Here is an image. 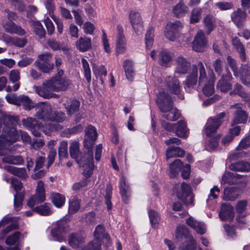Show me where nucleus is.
Masks as SVG:
<instances>
[{"mask_svg":"<svg viewBox=\"0 0 250 250\" xmlns=\"http://www.w3.org/2000/svg\"><path fill=\"white\" fill-rule=\"evenodd\" d=\"M156 102L160 110L165 113L161 119L162 125L164 129L170 131L172 129L171 113H167L172 109L171 97L167 93L163 92L158 95Z\"/></svg>","mask_w":250,"mask_h":250,"instance_id":"f257e3e1","label":"nucleus"},{"mask_svg":"<svg viewBox=\"0 0 250 250\" xmlns=\"http://www.w3.org/2000/svg\"><path fill=\"white\" fill-rule=\"evenodd\" d=\"M19 119L16 116L7 115L5 127L2 129V134L0 136V148H3L7 143H13L16 142L19 138L18 131L10 127L11 125L17 124Z\"/></svg>","mask_w":250,"mask_h":250,"instance_id":"f03ea898","label":"nucleus"},{"mask_svg":"<svg viewBox=\"0 0 250 250\" xmlns=\"http://www.w3.org/2000/svg\"><path fill=\"white\" fill-rule=\"evenodd\" d=\"M199 73V84L201 85L207 81L206 71L203 63L200 62L196 65L192 66V71L188 76L185 82V84L187 87H192L197 82L198 73Z\"/></svg>","mask_w":250,"mask_h":250,"instance_id":"7ed1b4c3","label":"nucleus"},{"mask_svg":"<svg viewBox=\"0 0 250 250\" xmlns=\"http://www.w3.org/2000/svg\"><path fill=\"white\" fill-rule=\"evenodd\" d=\"M225 114L221 112L214 117L209 118L205 126L204 132L208 137L211 136L219 128L224 121Z\"/></svg>","mask_w":250,"mask_h":250,"instance_id":"20e7f679","label":"nucleus"},{"mask_svg":"<svg viewBox=\"0 0 250 250\" xmlns=\"http://www.w3.org/2000/svg\"><path fill=\"white\" fill-rule=\"evenodd\" d=\"M33 88L39 96L43 98L50 99L57 96V94L53 93L55 89L50 79L45 81L42 86L34 85Z\"/></svg>","mask_w":250,"mask_h":250,"instance_id":"39448f33","label":"nucleus"},{"mask_svg":"<svg viewBox=\"0 0 250 250\" xmlns=\"http://www.w3.org/2000/svg\"><path fill=\"white\" fill-rule=\"evenodd\" d=\"M39 59L35 62L36 66L44 73H48L52 70L54 64L50 53L46 52L39 55Z\"/></svg>","mask_w":250,"mask_h":250,"instance_id":"423d86ee","label":"nucleus"},{"mask_svg":"<svg viewBox=\"0 0 250 250\" xmlns=\"http://www.w3.org/2000/svg\"><path fill=\"white\" fill-rule=\"evenodd\" d=\"M45 200V188L44 183L42 181L38 182L35 194L32 196L27 202V205L31 208L36 204H40Z\"/></svg>","mask_w":250,"mask_h":250,"instance_id":"0eeeda50","label":"nucleus"},{"mask_svg":"<svg viewBox=\"0 0 250 250\" xmlns=\"http://www.w3.org/2000/svg\"><path fill=\"white\" fill-rule=\"evenodd\" d=\"M53 113L51 104L42 103L37 106L35 116L43 121H51Z\"/></svg>","mask_w":250,"mask_h":250,"instance_id":"6e6552de","label":"nucleus"},{"mask_svg":"<svg viewBox=\"0 0 250 250\" xmlns=\"http://www.w3.org/2000/svg\"><path fill=\"white\" fill-rule=\"evenodd\" d=\"M230 108L235 109L233 119L231 122V126L239 124H245L248 119L247 112L243 110L242 104L240 103L235 104L230 106Z\"/></svg>","mask_w":250,"mask_h":250,"instance_id":"1a4fd4ad","label":"nucleus"},{"mask_svg":"<svg viewBox=\"0 0 250 250\" xmlns=\"http://www.w3.org/2000/svg\"><path fill=\"white\" fill-rule=\"evenodd\" d=\"M85 153L82 154L80 151V144L76 141H72L69 146V152L72 158L75 159L79 165L86 161L87 151L85 149Z\"/></svg>","mask_w":250,"mask_h":250,"instance_id":"9d476101","label":"nucleus"},{"mask_svg":"<svg viewBox=\"0 0 250 250\" xmlns=\"http://www.w3.org/2000/svg\"><path fill=\"white\" fill-rule=\"evenodd\" d=\"M97 137V133L95 127L92 125L88 126L85 130V135L83 141L84 148L87 150V152L92 151V148Z\"/></svg>","mask_w":250,"mask_h":250,"instance_id":"9b49d317","label":"nucleus"},{"mask_svg":"<svg viewBox=\"0 0 250 250\" xmlns=\"http://www.w3.org/2000/svg\"><path fill=\"white\" fill-rule=\"evenodd\" d=\"M66 220H61L56 222L55 227L52 230L51 234L54 240L62 242L64 240V234L67 230Z\"/></svg>","mask_w":250,"mask_h":250,"instance_id":"f8f14e48","label":"nucleus"},{"mask_svg":"<svg viewBox=\"0 0 250 250\" xmlns=\"http://www.w3.org/2000/svg\"><path fill=\"white\" fill-rule=\"evenodd\" d=\"M207 39L202 30H199L192 42V49L196 52H203L207 46Z\"/></svg>","mask_w":250,"mask_h":250,"instance_id":"ddd939ff","label":"nucleus"},{"mask_svg":"<svg viewBox=\"0 0 250 250\" xmlns=\"http://www.w3.org/2000/svg\"><path fill=\"white\" fill-rule=\"evenodd\" d=\"M117 35L116 40V53L117 55L123 54L126 50V42L123 33V28L120 25L117 26Z\"/></svg>","mask_w":250,"mask_h":250,"instance_id":"4468645a","label":"nucleus"},{"mask_svg":"<svg viewBox=\"0 0 250 250\" xmlns=\"http://www.w3.org/2000/svg\"><path fill=\"white\" fill-rule=\"evenodd\" d=\"M94 236L95 239L89 243H92L94 245L98 244L101 248V241L105 240L106 243L110 242V236L105 232L104 227L101 225H98L94 230Z\"/></svg>","mask_w":250,"mask_h":250,"instance_id":"2eb2a0df","label":"nucleus"},{"mask_svg":"<svg viewBox=\"0 0 250 250\" xmlns=\"http://www.w3.org/2000/svg\"><path fill=\"white\" fill-rule=\"evenodd\" d=\"M55 89V92L64 91L67 90L71 84V82L67 77H53L50 79Z\"/></svg>","mask_w":250,"mask_h":250,"instance_id":"dca6fc26","label":"nucleus"},{"mask_svg":"<svg viewBox=\"0 0 250 250\" xmlns=\"http://www.w3.org/2000/svg\"><path fill=\"white\" fill-rule=\"evenodd\" d=\"M12 184L16 192L14 195V207L15 208H19L22 205V202L24 198V194L21 192H19L22 188V184L16 178L12 179Z\"/></svg>","mask_w":250,"mask_h":250,"instance_id":"f3484780","label":"nucleus"},{"mask_svg":"<svg viewBox=\"0 0 250 250\" xmlns=\"http://www.w3.org/2000/svg\"><path fill=\"white\" fill-rule=\"evenodd\" d=\"M232 79V77L230 72L223 75L217 83V88L222 92H228L231 88L232 85L230 83V81Z\"/></svg>","mask_w":250,"mask_h":250,"instance_id":"a211bd4d","label":"nucleus"},{"mask_svg":"<svg viewBox=\"0 0 250 250\" xmlns=\"http://www.w3.org/2000/svg\"><path fill=\"white\" fill-rule=\"evenodd\" d=\"M129 18L132 27L137 34L143 29V22L140 14L136 11H131L129 13Z\"/></svg>","mask_w":250,"mask_h":250,"instance_id":"6ab92c4d","label":"nucleus"},{"mask_svg":"<svg viewBox=\"0 0 250 250\" xmlns=\"http://www.w3.org/2000/svg\"><path fill=\"white\" fill-rule=\"evenodd\" d=\"M81 167L84 168L83 174L86 178H88L93 173L94 168L93 151H90L87 153L86 161L83 163Z\"/></svg>","mask_w":250,"mask_h":250,"instance_id":"aec40b11","label":"nucleus"},{"mask_svg":"<svg viewBox=\"0 0 250 250\" xmlns=\"http://www.w3.org/2000/svg\"><path fill=\"white\" fill-rule=\"evenodd\" d=\"M2 27L6 32L10 34H15L20 36H23L26 34V31L24 29L17 25L12 21L3 23Z\"/></svg>","mask_w":250,"mask_h":250,"instance_id":"412c9836","label":"nucleus"},{"mask_svg":"<svg viewBox=\"0 0 250 250\" xmlns=\"http://www.w3.org/2000/svg\"><path fill=\"white\" fill-rule=\"evenodd\" d=\"M247 13L238 8L231 15V19L234 24L239 28L243 27L245 24Z\"/></svg>","mask_w":250,"mask_h":250,"instance_id":"4be33fe9","label":"nucleus"},{"mask_svg":"<svg viewBox=\"0 0 250 250\" xmlns=\"http://www.w3.org/2000/svg\"><path fill=\"white\" fill-rule=\"evenodd\" d=\"M173 131H175L177 136L183 138H187L189 134L186 123L183 120L173 124Z\"/></svg>","mask_w":250,"mask_h":250,"instance_id":"5701e85b","label":"nucleus"},{"mask_svg":"<svg viewBox=\"0 0 250 250\" xmlns=\"http://www.w3.org/2000/svg\"><path fill=\"white\" fill-rule=\"evenodd\" d=\"M120 191L123 201L127 204L131 196V190L124 176H122L120 180Z\"/></svg>","mask_w":250,"mask_h":250,"instance_id":"b1692460","label":"nucleus"},{"mask_svg":"<svg viewBox=\"0 0 250 250\" xmlns=\"http://www.w3.org/2000/svg\"><path fill=\"white\" fill-rule=\"evenodd\" d=\"M203 24L207 35H209L215 28L216 19L213 15L208 14L203 18Z\"/></svg>","mask_w":250,"mask_h":250,"instance_id":"393cba45","label":"nucleus"},{"mask_svg":"<svg viewBox=\"0 0 250 250\" xmlns=\"http://www.w3.org/2000/svg\"><path fill=\"white\" fill-rule=\"evenodd\" d=\"M243 178H244L243 176L239 174L230 172H226L222 176L221 183H227L229 185L237 184L240 182H241L240 180Z\"/></svg>","mask_w":250,"mask_h":250,"instance_id":"a878e982","label":"nucleus"},{"mask_svg":"<svg viewBox=\"0 0 250 250\" xmlns=\"http://www.w3.org/2000/svg\"><path fill=\"white\" fill-rule=\"evenodd\" d=\"M176 67L175 73L178 74L187 73L190 66V63L183 57H179L176 61Z\"/></svg>","mask_w":250,"mask_h":250,"instance_id":"bb28decb","label":"nucleus"},{"mask_svg":"<svg viewBox=\"0 0 250 250\" xmlns=\"http://www.w3.org/2000/svg\"><path fill=\"white\" fill-rule=\"evenodd\" d=\"M219 216L222 221L231 220L234 217L233 208L228 204H222Z\"/></svg>","mask_w":250,"mask_h":250,"instance_id":"cd10ccee","label":"nucleus"},{"mask_svg":"<svg viewBox=\"0 0 250 250\" xmlns=\"http://www.w3.org/2000/svg\"><path fill=\"white\" fill-rule=\"evenodd\" d=\"M242 83L245 85H250V63L242 65L239 71Z\"/></svg>","mask_w":250,"mask_h":250,"instance_id":"c85d7f7f","label":"nucleus"},{"mask_svg":"<svg viewBox=\"0 0 250 250\" xmlns=\"http://www.w3.org/2000/svg\"><path fill=\"white\" fill-rule=\"evenodd\" d=\"M232 44L235 49L239 54V57L241 61L245 62L247 61V56L245 52V48L244 45L241 42L240 39L237 37H234L232 39Z\"/></svg>","mask_w":250,"mask_h":250,"instance_id":"c756f323","label":"nucleus"},{"mask_svg":"<svg viewBox=\"0 0 250 250\" xmlns=\"http://www.w3.org/2000/svg\"><path fill=\"white\" fill-rule=\"evenodd\" d=\"M76 45L78 50L81 52L87 51L91 46V41L86 37H81L76 42Z\"/></svg>","mask_w":250,"mask_h":250,"instance_id":"7c9ffc66","label":"nucleus"},{"mask_svg":"<svg viewBox=\"0 0 250 250\" xmlns=\"http://www.w3.org/2000/svg\"><path fill=\"white\" fill-rule=\"evenodd\" d=\"M123 67L126 78L129 81H132L135 75L133 62L130 60H125L123 62Z\"/></svg>","mask_w":250,"mask_h":250,"instance_id":"2f4dec72","label":"nucleus"},{"mask_svg":"<svg viewBox=\"0 0 250 250\" xmlns=\"http://www.w3.org/2000/svg\"><path fill=\"white\" fill-rule=\"evenodd\" d=\"M239 194V189L235 187L227 188L224 190V198L226 200H234Z\"/></svg>","mask_w":250,"mask_h":250,"instance_id":"473e14b6","label":"nucleus"},{"mask_svg":"<svg viewBox=\"0 0 250 250\" xmlns=\"http://www.w3.org/2000/svg\"><path fill=\"white\" fill-rule=\"evenodd\" d=\"M188 11V7L182 1H180L173 8V14L177 18L183 17Z\"/></svg>","mask_w":250,"mask_h":250,"instance_id":"72a5a7b5","label":"nucleus"},{"mask_svg":"<svg viewBox=\"0 0 250 250\" xmlns=\"http://www.w3.org/2000/svg\"><path fill=\"white\" fill-rule=\"evenodd\" d=\"M229 167L233 171H248L250 170V164L246 162L240 161L231 164Z\"/></svg>","mask_w":250,"mask_h":250,"instance_id":"f704fd0d","label":"nucleus"},{"mask_svg":"<svg viewBox=\"0 0 250 250\" xmlns=\"http://www.w3.org/2000/svg\"><path fill=\"white\" fill-rule=\"evenodd\" d=\"M51 200L55 207L61 208L65 203V197L60 193L53 192L51 194Z\"/></svg>","mask_w":250,"mask_h":250,"instance_id":"c9c22d12","label":"nucleus"},{"mask_svg":"<svg viewBox=\"0 0 250 250\" xmlns=\"http://www.w3.org/2000/svg\"><path fill=\"white\" fill-rule=\"evenodd\" d=\"M173 100L177 101L184 98L181 92V86L178 80H173Z\"/></svg>","mask_w":250,"mask_h":250,"instance_id":"e433bc0d","label":"nucleus"},{"mask_svg":"<svg viewBox=\"0 0 250 250\" xmlns=\"http://www.w3.org/2000/svg\"><path fill=\"white\" fill-rule=\"evenodd\" d=\"M171 60V56L169 52L165 50H163L160 52L158 60L160 65L167 67Z\"/></svg>","mask_w":250,"mask_h":250,"instance_id":"4c0bfd02","label":"nucleus"},{"mask_svg":"<svg viewBox=\"0 0 250 250\" xmlns=\"http://www.w3.org/2000/svg\"><path fill=\"white\" fill-rule=\"evenodd\" d=\"M5 169L11 173L21 178H25L27 175L26 169L24 168H18L8 166L5 167Z\"/></svg>","mask_w":250,"mask_h":250,"instance_id":"58836bf2","label":"nucleus"},{"mask_svg":"<svg viewBox=\"0 0 250 250\" xmlns=\"http://www.w3.org/2000/svg\"><path fill=\"white\" fill-rule=\"evenodd\" d=\"M2 161L4 163L13 165H20L23 163L22 157L20 155H6L2 158Z\"/></svg>","mask_w":250,"mask_h":250,"instance_id":"ea45409f","label":"nucleus"},{"mask_svg":"<svg viewBox=\"0 0 250 250\" xmlns=\"http://www.w3.org/2000/svg\"><path fill=\"white\" fill-rule=\"evenodd\" d=\"M50 206L48 203H44L43 205L34 208L33 211L41 215H49L52 213Z\"/></svg>","mask_w":250,"mask_h":250,"instance_id":"a19ab883","label":"nucleus"},{"mask_svg":"<svg viewBox=\"0 0 250 250\" xmlns=\"http://www.w3.org/2000/svg\"><path fill=\"white\" fill-rule=\"evenodd\" d=\"M83 238L77 234H72L69 238V244L73 248H78L83 242Z\"/></svg>","mask_w":250,"mask_h":250,"instance_id":"79ce46f5","label":"nucleus"},{"mask_svg":"<svg viewBox=\"0 0 250 250\" xmlns=\"http://www.w3.org/2000/svg\"><path fill=\"white\" fill-rule=\"evenodd\" d=\"M181 187L182 191L178 192L177 196L178 199L181 200H184L185 196L190 195L192 192H191L190 186L189 184L183 182L182 183Z\"/></svg>","mask_w":250,"mask_h":250,"instance_id":"37998d69","label":"nucleus"},{"mask_svg":"<svg viewBox=\"0 0 250 250\" xmlns=\"http://www.w3.org/2000/svg\"><path fill=\"white\" fill-rule=\"evenodd\" d=\"M20 105L22 104L25 110H29L34 107V103L27 96L21 95L19 96Z\"/></svg>","mask_w":250,"mask_h":250,"instance_id":"c03bdc74","label":"nucleus"},{"mask_svg":"<svg viewBox=\"0 0 250 250\" xmlns=\"http://www.w3.org/2000/svg\"><path fill=\"white\" fill-rule=\"evenodd\" d=\"M215 81L214 79H212L210 81H207V82L204 83H202V84L205 85L203 87V93L207 96H209L213 94L214 92V89L213 86V83Z\"/></svg>","mask_w":250,"mask_h":250,"instance_id":"a18cd8bd","label":"nucleus"},{"mask_svg":"<svg viewBox=\"0 0 250 250\" xmlns=\"http://www.w3.org/2000/svg\"><path fill=\"white\" fill-rule=\"evenodd\" d=\"M33 28L34 33L39 36V38H44L45 35V31L41 23L39 21H34L33 24Z\"/></svg>","mask_w":250,"mask_h":250,"instance_id":"49530a36","label":"nucleus"},{"mask_svg":"<svg viewBox=\"0 0 250 250\" xmlns=\"http://www.w3.org/2000/svg\"><path fill=\"white\" fill-rule=\"evenodd\" d=\"M154 30L153 28H150L146 32L145 36V42L146 47L149 49L153 43Z\"/></svg>","mask_w":250,"mask_h":250,"instance_id":"de8ad7c7","label":"nucleus"},{"mask_svg":"<svg viewBox=\"0 0 250 250\" xmlns=\"http://www.w3.org/2000/svg\"><path fill=\"white\" fill-rule=\"evenodd\" d=\"M67 148V142L66 141H61L58 150L59 156L60 159L67 158L68 157Z\"/></svg>","mask_w":250,"mask_h":250,"instance_id":"09e8293b","label":"nucleus"},{"mask_svg":"<svg viewBox=\"0 0 250 250\" xmlns=\"http://www.w3.org/2000/svg\"><path fill=\"white\" fill-rule=\"evenodd\" d=\"M189 244H183L181 247V250H203L201 248L196 246V241L192 236L189 235Z\"/></svg>","mask_w":250,"mask_h":250,"instance_id":"8fccbe9b","label":"nucleus"},{"mask_svg":"<svg viewBox=\"0 0 250 250\" xmlns=\"http://www.w3.org/2000/svg\"><path fill=\"white\" fill-rule=\"evenodd\" d=\"M202 9L199 8H195L192 10L190 15V21L191 23L198 22L201 18Z\"/></svg>","mask_w":250,"mask_h":250,"instance_id":"3c124183","label":"nucleus"},{"mask_svg":"<svg viewBox=\"0 0 250 250\" xmlns=\"http://www.w3.org/2000/svg\"><path fill=\"white\" fill-rule=\"evenodd\" d=\"M80 208V201L76 197L72 199L69 202V212L71 214L76 213Z\"/></svg>","mask_w":250,"mask_h":250,"instance_id":"603ef678","label":"nucleus"},{"mask_svg":"<svg viewBox=\"0 0 250 250\" xmlns=\"http://www.w3.org/2000/svg\"><path fill=\"white\" fill-rule=\"evenodd\" d=\"M23 125L28 129L37 126V125L39 124L38 121L34 118L28 117L22 120Z\"/></svg>","mask_w":250,"mask_h":250,"instance_id":"864d4df0","label":"nucleus"},{"mask_svg":"<svg viewBox=\"0 0 250 250\" xmlns=\"http://www.w3.org/2000/svg\"><path fill=\"white\" fill-rule=\"evenodd\" d=\"M81 62L84 73V76L87 81L89 83L91 81V71L89 64L87 60L84 58H82Z\"/></svg>","mask_w":250,"mask_h":250,"instance_id":"5fc2aeb1","label":"nucleus"},{"mask_svg":"<svg viewBox=\"0 0 250 250\" xmlns=\"http://www.w3.org/2000/svg\"><path fill=\"white\" fill-rule=\"evenodd\" d=\"M228 64L231 68L233 75L236 77H238L239 76V73L238 69V67L237 65L236 62L235 60H234L231 56H229L227 59Z\"/></svg>","mask_w":250,"mask_h":250,"instance_id":"6e6d98bb","label":"nucleus"},{"mask_svg":"<svg viewBox=\"0 0 250 250\" xmlns=\"http://www.w3.org/2000/svg\"><path fill=\"white\" fill-rule=\"evenodd\" d=\"M20 235L21 233L20 232H15L13 234L8 236L6 238L5 240L6 244L9 245H16L19 242Z\"/></svg>","mask_w":250,"mask_h":250,"instance_id":"4d7b16f0","label":"nucleus"},{"mask_svg":"<svg viewBox=\"0 0 250 250\" xmlns=\"http://www.w3.org/2000/svg\"><path fill=\"white\" fill-rule=\"evenodd\" d=\"M9 79L11 83H16L21 79L20 71L18 69H12L9 74Z\"/></svg>","mask_w":250,"mask_h":250,"instance_id":"13d9d810","label":"nucleus"},{"mask_svg":"<svg viewBox=\"0 0 250 250\" xmlns=\"http://www.w3.org/2000/svg\"><path fill=\"white\" fill-rule=\"evenodd\" d=\"M148 215L151 225L153 227H156L159 220V217L157 212L153 210L148 211Z\"/></svg>","mask_w":250,"mask_h":250,"instance_id":"bf43d9fd","label":"nucleus"},{"mask_svg":"<svg viewBox=\"0 0 250 250\" xmlns=\"http://www.w3.org/2000/svg\"><path fill=\"white\" fill-rule=\"evenodd\" d=\"M80 102L77 100H74L72 101L69 107H67V111L68 114L71 115L77 111L79 108Z\"/></svg>","mask_w":250,"mask_h":250,"instance_id":"052dcab7","label":"nucleus"},{"mask_svg":"<svg viewBox=\"0 0 250 250\" xmlns=\"http://www.w3.org/2000/svg\"><path fill=\"white\" fill-rule=\"evenodd\" d=\"M51 121L62 123L66 119L65 114L61 111H55L52 114Z\"/></svg>","mask_w":250,"mask_h":250,"instance_id":"680f3d73","label":"nucleus"},{"mask_svg":"<svg viewBox=\"0 0 250 250\" xmlns=\"http://www.w3.org/2000/svg\"><path fill=\"white\" fill-rule=\"evenodd\" d=\"M112 195V188L110 186H107L106 189V195L105 196V203L108 209L112 208V203L110 201Z\"/></svg>","mask_w":250,"mask_h":250,"instance_id":"e2e57ef3","label":"nucleus"},{"mask_svg":"<svg viewBox=\"0 0 250 250\" xmlns=\"http://www.w3.org/2000/svg\"><path fill=\"white\" fill-rule=\"evenodd\" d=\"M246 93L243 89L242 86L236 83L234 86V89L230 92V95H238L239 96L244 97V93Z\"/></svg>","mask_w":250,"mask_h":250,"instance_id":"0e129e2a","label":"nucleus"},{"mask_svg":"<svg viewBox=\"0 0 250 250\" xmlns=\"http://www.w3.org/2000/svg\"><path fill=\"white\" fill-rule=\"evenodd\" d=\"M164 35L168 40H172V22L169 21L164 28Z\"/></svg>","mask_w":250,"mask_h":250,"instance_id":"69168bd1","label":"nucleus"},{"mask_svg":"<svg viewBox=\"0 0 250 250\" xmlns=\"http://www.w3.org/2000/svg\"><path fill=\"white\" fill-rule=\"evenodd\" d=\"M51 18L57 25L58 32L60 34H61L62 33L63 27L62 20L60 18L55 16L54 15H52L51 16Z\"/></svg>","mask_w":250,"mask_h":250,"instance_id":"338daca9","label":"nucleus"},{"mask_svg":"<svg viewBox=\"0 0 250 250\" xmlns=\"http://www.w3.org/2000/svg\"><path fill=\"white\" fill-rule=\"evenodd\" d=\"M215 5L221 10H227L230 9L233 7V5L231 2L227 1L219 2L216 3Z\"/></svg>","mask_w":250,"mask_h":250,"instance_id":"774afa93","label":"nucleus"}]
</instances>
